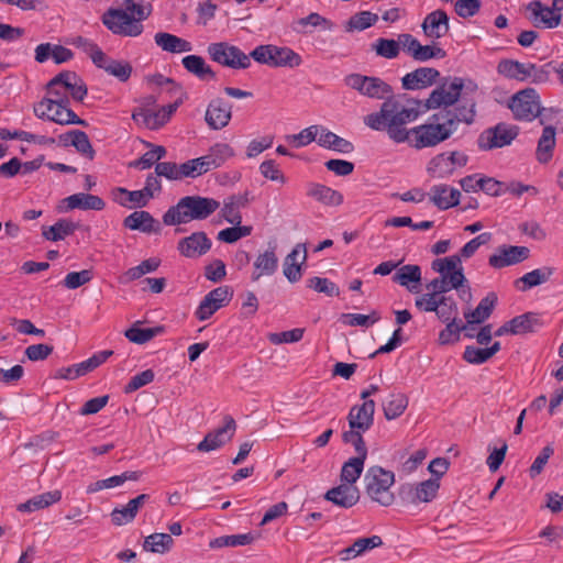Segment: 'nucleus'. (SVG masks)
<instances>
[{
    "label": "nucleus",
    "mask_w": 563,
    "mask_h": 563,
    "mask_svg": "<svg viewBox=\"0 0 563 563\" xmlns=\"http://www.w3.org/2000/svg\"><path fill=\"white\" fill-rule=\"evenodd\" d=\"M346 86L361 95L384 100L379 110L364 117L371 130L385 132L395 143H408L416 150L434 147L457 132L460 124L472 125L474 103H468L444 113H433L426 123L408 129L407 125L420 115L421 102L394 98L393 88L378 77L351 74L344 79Z\"/></svg>",
    "instance_id": "1"
},
{
    "label": "nucleus",
    "mask_w": 563,
    "mask_h": 563,
    "mask_svg": "<svg viewBox=\"0 0 563 563\" xmlns=\"http://www.w3.org/2000/svg\"><path fill=\"white\" fill-rule=\"evenodd\" d=\"M477 84L471 79H464L461 77H444L441 78L439 85L431 91L429 97L422 102L420 107V114L426 110H435L443 108L439 113H444L452 109L474 103V112H476V102L474 100H464L457 103L463 91L474 92L477 90ZM476 113L473 117V123L475 122Z\"/></svg>",
    "instance_id": "2"
},
{
    "label": "nucleus",
    "mask_w": 563,
    "mask_h": 563,
    "mask_svg": "<svg viewBox=\"0 0 563 563\" xmlns=\"http://www.w3.org/2000/svg\"><path fill=\"white\" fill-rule=\"evenodd\" d=\"M220 207V202L213 198L185 196L175 206L168 208L163 216L165 225L185 224L190 221L206 220Z\"/></svg>",
    "instance_id": "3"
},
{
    "label": "nucleus",
    "mask_w": 563,
    "mask_h": 563,
    "mask_svg": "<svg viewBox=\"0 0 563 563\" xmlns=\"http://www.w3.org/2000/svg\"><path fill=\"white\" fill-rule=\"evenodd\" d=\"M394 483V472L385 470L378 465L368 467L364 475L366 495L373 501L384 507H388L395 501V495L391 492Z\"/></svg>",
    "instance_id": "4"
},
{
    "label": "nucleus",
    "mask_w": 563,
    "mask_h": 563,
    "mask_svg": "<svg viewBox=\"0 0 563 563\" xmlns=\"http://www.w3.org/2000/svg\"><path fill=\"white\" fill-rule=\"evenodd\" d=\"M508 107L517 121L531 122L536 118L540 119V124L544 125L547 117L545 109L541 107L540 96L534 88H525L516 92L509 100Z\"/></svg>",
    "instance_id": "5"
},
{
    "label": "nucleus",
    "mask_w": 563,
    "mask_h": 563,
    "mask_svg": "<svg viewBox=\"0 0 563 563\" xmlns=\"http://www.w3.org/2000/svg\"><path fill=\"white\" fill-rule=\"evenodd\" d=\"M250 56L260 64L271 67L295 68L301 65L302 58L294 49L287 46H276L272 44L260 45L255 47Z\"/></svg>",
    "instance_id": "6"
},
{
    "label": "nucleus",
    "mask_w": 563,
    "mask_h": 563,
    "mask_svg": "<svg viewBox=\"0 0 563 563\" xmlns=\"http://www.w3.org/2000/svg\"><path fill=\"white\" fill-rule=\"evenodd\" d=\"M466 283L463 272H452L432 279L426 285L428 292L417 297L415 305H432L435 299L446 297L445 294L452 289H459Z\"/></svg>",
    "instance_id": "7"
},
{
    "label": "nucleus",
    "mask_w": 563,
    "mask_h": 563,
    "mask_svg": "<svg viewBox=\"0 0 563 563\" xmlns=\"http://www.w3.org/2000/svg\"><path fill=\"white\" fill-rule=\"evenodd\" d=\"M518 125L499 122L485 129L477 137V146L482 151H492L508 146L519 135Z\"/></svg>",
    "instance_id": "8"
},
{
    "label": "nucleus",
    "mask_w": 563,
    "mask_h": 563,
    "mask_svg": "<svg viewBox=\"0 0 563 563\" xmlns=\"http://www.w3.org/2000/svg\"><path fill=\"white\" fill-rule=\"evenodd\" d=\"M207 52L213 62L225 67L246 69L251 66V56L227 42L211 43Z\"/></svg>",
    "instance_id": "9"
},
{
    "label": "nucleus",
    "mask_w": 563,
    "mask_h": 563,
    "mask_svg": "<svg viewBox=\"0 0 563 563\" xmlns=\"http://www.w3.org/2000/svg\"><path fill=\"white\" fill-rule=\"evenodd\" d=\"M440 488L438 478H430L418 484L405 483L400 485L398 495L406 505H419L432 501Z\"/></svg>",
    "instance_id": "10"
},
{
    "label": "nucleus",
    "mask_w": 563,
    "mask_h": 563,
    "mask_svg": "<svg viewBox=\"0 0 563 563\" xmlns=\"http://www.w3.org/2000/svg\"><path fill=\"white\" fill-rule=\"evenodd\" d=\"M102 23L113 33L121 36H139L143 32L142 23L131 16L126 10L109 9L102 15Z\"/></svg>",
    "instance_id": "11"
},
{
    "label": "nucleus",
    "mask_w": 563,
    "mask_h": 563,
    "mask_svg": "<svg viewBox=\"0 0 563 563\" xmlns=\"http://www.w3.org/2000/svg\"><path fill=\"white\" fill-rule=\"evenodd\" d=\"M468 156L461 151L443 152L432 157L427 172L433 178H446L451 176L457 167L466 166Z\"/></svg>",
    "instance_id": "12"
},
{
    "label": "nucleus",
    "mask_w": 563,
    "mask_h": 563,
    "mask_svg": "<svg viewBox=\"0 0 563 563\" xmlns=\"http://www.w3.org/2000/svg\"><path fill=\"white\" fill-rule=\"evenodd\" d=\"M399 43H401L404 52L416 62L423 63L433 58L441 59L446 56V52L437 43L422 45L416 37L408 33L399 34Z\"/></svg>",
    "instance_id": "13"
},
{
    "label": "nucleus",
    "mask_w": 563,
    "mask_h": 563,
    "mask_svg": "<svg viewBox=\"0 0 563 563\" xmlns=\"http://www.w3.org/2000/svg\"><path fill=\"white\" fill-rule=\"evenodd\" d=\"M233 291L229 286H220L209 291L200 305L198 306L195 316L198 320H208L220 308L225 307L232 299Z\"/></svg>",
    "instance_id": "14"
},
{
    "label": "nucleus",
    "mask_w": 563,
    "mask_h": 563,
    "mask_svg": "<svg viewBox=\"0 0 563 563\" xmlns=\"http://www.w3.org/2000/svg\"><path fill=\"white\" fill-rule=\"evenodd\" d=\"M530 256V250L527 246L500 245L488 257V264L495 269H501L507 266L519 264Z\"/></svg>",
    "instance_id": "15"
},
{
    "label": "nucleus",
    "mask_w": 563,
    "mask_h": 563,
    "mask_svg": "<svg viewBox=\"0 0 563 563\" xmlns=\"http://www.w3.org/2000/svg\"><path fill=\"white\" fill-rule=\"evenodd\" d=\"M526 10L529 12L528 19L533 26L539 29H554L562 22V14L554 12L548 5H544L540 0L530 1Z\"/></svg>",
    "instance_id": "16"
},
{
    "label": "nucleus",
    "mask_w": 563,
    "mask_h": 563,
    "mask_svg": "<svg viewBox=\"0 0 563 563\" xmlns=\"http://www.w3.org/2000/svg\"><path fill=\"white\" fill-rule=\"evenodd\" d=\"M224 426L217 430L209 432L205 439L197 445L200 452H210L221 448L224 443L230 441L234 435L236 423L230 416L224 418Z\"/></svg>",
    "instance_id": "17"
},
{
    "label": "nucleus",
    "mask_w": 563,
    "mask_h": 563,
    "mask_svg": "<svg viewBox=\"0 0 563 563\" xmlns=\"http://www.w3.org/2000/svg\"><path fill=\"white\" fill-rule=\"evenodd\" d=\"M232 118V104L222 98L212 99L206 110L205 120L212 130L225 128Z\"/></svg>",
    "instance_id": "18"
},
{
    "label": "nucleus",
    "mask_w": 563,
    "mask_h": 563,
    "mask_svg": "<svg viewBox=\"0 0 563 563\" xmlns=\"http://www.w3.org/2000/svg\"><path fill=\"white\" fill-rule=\"evenodd\" d=\"M440 71L433 67H419L401 78L402 88L406 90H421L438 82Z\"/></svg>",
    "instance_id": "19"
},
{
    "label": "nucleus",
    "mask_w": 563,
    "mask_h": 563,
    "mask_svg": "<svg viewBox=\"0 0 563 563\" xmlns=\"http://www.w3.org/2000/svg\"><path fill=\"white\" fill-rule=\"evenodd\" d=\"M112 354L113 351L111 350H104L95 353L92 356L81 363L60 368L58 371V377L64 379H76L103 364Z\"/></svg>",
    "instance_id": "20"
},
{
    "label": "nucleus",
    "mask_w": 563,
    "mask_h": 563,
    "mask_svg": "<svg viewBox=\"0 0 563 563\" xmlns=\"http://www.w3.org/2000/svg\"><path fill=\"white\" fill-rule=\"evenodd\" d=\"M212 242L202 231L194 232L178 242L179 253L188 258H197L209 252Z\"/></svg>",
    "instance_id": "21"
},
{
    "label": "nucleus",
    "mask_w": 563,
    "mask_h": 563,
    "mask_svg": "<svg viewBox=\"0 0 563 563\" xmlns=\"http://www.w3.org/2000/svg\"><path fill=\"white\" fill-rule=\"evenodd\" d=\"M374 400L353 406L347 415L350 430L367 431L374 423Z\"/></svg>",
    "instance_id": "22"
},
{
    "label": "nucleus",
    "mask_w": 563,
    "mask_h": 563,
    "mask_svg": "<svg viewBox=\"0 0 563 563\" xmlns=\"http://www.w3.org/2000/svg\"><path fill=\"white\" fill-rule=\"evenodd\" d=\"M48 97H44L34 104L33 112L38 119L47 115V111H53L55 106L69 104L68 93L57 86H52L51 80L46 84Z\"/></svg>",
    "instance_id": "23"
},
{
    "label": "nucleus",
    "mask_w": 563,
    "mask_h": 563,
    "mask_svg": "<svg viewBox=\"0 0 563 563\" xmlns=\"http://www.w3.org/2000/svg\"><path fill=\"white\" fill-rule=\"evenodd\" d=\"M325 500L342 508H351L360 499V490L355 485L342 483L329 489L324 495Z\"/></svg>",
    "instance_id": "24"
},
{
    "label": "nucleus",
    "mask_w": 563,
    "mask_h": 563,
    "mask_svg": "<svg viewBox=\"0 0 563 563\" xmlns=\"http://www.w3.org/2000/svg\"><path fill=\"white\" fill-rule=\"evenodd\" d=\"M123 225L133 231H141L146 234L159 233L161 223L148 212L144 210L134 211L123 220Z\"/></svg>",
    "instance_id": "25"
},
{
    "label": "nucleus",
    "mask_w": 563,
    "mask_h": 563,
    "mask_svg": "<svg viewBox=\"0 0 563 563\" xmlns=\"http://www.w3.org/2000/svg\"><path fill=\"white\" fill-rule=\"evenodd\" d=\"M421 27L423 33L431 38H440L444 36L449 30V16L444 10L438 9L424 18Z\"/></svg>",
    "instance_id": "26"
},
{
    "label": "nucleus",
    "mask_w": 563,
    "mask_h": 563,
    "mask_svg": "<svg viewBox=\"0 0 563 563\" xmlns=\"http://www.w3.org/2000/svg\"><path fill=\"white\" fill-rule=\"evenodd\" d=\"M420 311L435 312L438 319L446 322L452 319H457L459 307L452 296L441 297L434 300L432 305H415Z\"/></svg>",
    "instance_id": "27"
},
{
    "label": "nucleus",
    "mask_w": 563,
    "mask_h": 563,
    "mask_svg": "<svg viewBox=\"0 0 563 563\" xmlns=\"http://www.w3.org/2000/svg\"><path fill=\"white\" fill-rule=\"evenodd\" d=\"M150 500V495L141 494L131 499L125 506L114 508L111 512L112 522L115 526H123L132 522L137 515L139 509Z\"/></svg>",
    "instance_id": "28"
},
{
    "label": "nucleus",
    "mask_w": 563,
    "mask_h": 563,
    "mask_svg": "<svg viewBox=\"0 0 563 563\" xmlns=\"http://www.w3.org/2000/svg\"><path fill=\"white\" fill-rule=\"evenodd\" d=\"M461 192L448 185H435L431 188L430 199L441 210L455 207L460 202Z\"/></svg>",
    "instance_id": "29"
},
{
    "label": "nucleus",
    "mask_w": 563,
    "mask_h": 563,
    "mask_svg": "<svg viewBox=\"0 0 563 563\" xmlns=\"http://www.w3.org/2000/svg\"><path fill=\"white\" fill-rule=\"evenodd\" d=\"M275 250L276 246H273L256 257L254 262V272L252 274L253 282H257L264 275L271 276L277 271L278 257Z\"/></svg>",
    "instance_id": "30"
},
{
    "label": "nucleus",
    "mask_w": 563,
    "mask_h": 563,
    "mask_svg": "<svg viewBox=\"0 0 563 563\" xmlns=\"http://www.w3.org/2000/svg\"><path fill=\"white\" fill-rule=\"evenodd\" d=\"M529 69H532L531 63H520L514 59H501L497 65V71L499 75L518 81H526L529 79Z\"/></svg>",
    "instance_id": "31"
},
{
    "label": "nucleus",
    "mask_w": 563,
    "mask_h": 563,
    "mask_svg": "<svg viewBox=\"0 0 563 563\" xmlns=\"http://www.w3.org/2000/svg\"><path fill=\"white\" fill-rule=\"evenodd\" d=\"M317 143L324 148L339 152L341 154H350L354 151V144L345 140L335 133L327 130L324 126L321 128V133L317 139Z\"/></svg>",
    "instance_id": "32"
},
{
    "label": "nucleus",
    "mask_w": 563,
    "mask_h": 563,
    "mask_svg": "<svg viewBox=\"0 0 563 563\" xmlns=\"http://www.w3.org/2000/svg\"><path fill=\"white\" fill-rule=\"evenodd\" d=\"M380 545H383V540L379 536L358 538L353 542L352 545L341 550L339 555L341 560L349 561Z\"/></svg>",
    "instance_id": "33"
},
{
    "label": "nucleus",
    "mask_w": 563,
    "mask_h": 563,
    "mask_svg": "<svg viewBox=\"0 0 563 563\" xmlns=\"http://www.w3.org/2000/svg\"><path fill=\"white\" fill-rule=\"evenodd\" d=\"M496 302L497 295L495 292H489L479 301L478 306L474 310L465 311L464 318L466 319L467 325L482 323L488 319Z\"/></svg>",
    "instance_id": "34"
},
{
    "label": "nucleus",
    "mask_w": 563,
    "mask_h": 563,
    "mask_svg": "<svg viewBox=\"0 0 563 563\" xmlns=\"http://www.w3.org/2000/svg\"><path fill=\"white\" fill-rule=\"evenodd\" d=\"M393 280L411 292H418L421 282V269L418 265H404L393 276Z\"/></svg>",
    "instance_id": "35"
},
{
    "label": "nucleus",
    "mask_w": 563,
    "mask_h": 563,
    "mask_svg": "<svg viewBox=\"0 0 563 563\" xmlns=\"http://www.w3.org/2000/svg\"><path fill=\"white\" fill-rule=\"evenodd\" d=\"M554 271L555 269L551 266H543L541 268L533 269L517 279L516 285L521 291H527L532 287L549 282L554 274Z\"/></svg>",
    "instance_id": "36"
},
{
    "label": "nucleus",
    "mask_w": 563,
    "mask_h": 563,
    "mask_svg": "<svg viewBox=\"0 0 563 563\" xmlns=\"http://www.w3.org/2000/svg\"><path fill=\"white\" fill-rule=\"evenodd\" d=\"M307 195L327 206H340L343 202L340 191L317 183L308 186Z\"/></svg>",
    "instance_id": "37"
},
{
    "label": "nucleus",
    "mask_w": 563,
    "mask_h": 563,
    "mask_svg": "<svg viewBox=\"0 0 563 563\" xmlns=\"http://www.w3.org/2000/svg\"><path fill=\"white\" fill-rule=\"evenodd\" d=\"M155 44L168 53H184L192 51L191 43L166 32H158L154 36Z\"/></svg>",
    "instance_id": "38"
},
{
    "label": "nucleus",
    "mask_w": 563,
    "mask_h": 563,
    "mask_svg": "<svg viewBox=\"0 0 563 563\" xmlns=\"http://www.w3.org/2000/svg\"><path fill=\"white\" fill-rule=\"evenodd\" d=\"M68 209H80V210H103L106 202L98 196L90 194H74L65 199Z\"/></svg>",
    "instance_id": "39"
},
{
    "label": "nucleus",
    "mask_w": 563,
    "mask_h": 563,
    "mask_svg": "<svg viewBox=\"0 0 563 563\" xmlns=\"http://www.w3.org/2000/svg\"><path fill=\"white\" fill-rule=\"evenodd\" d=\"M555 128L551 125L544 126L536 151V157L539 163L545 164L552 158L555 146Z\"/></svg>",
    "instance_id": "40"
},
{
    "label": "nucleus",
    "mask_w": 563,
    "mask_h": 563,
    "mask_svg": "<svg viewBox=\"0 0 563 563\" xmlns=\"http://www.w3.org/2000/svg\"><path fill=\"white\" fill-rule=\"evenodd\" d=\"M62 493L59 490L46 492L30 498L25 503L20 504L18 506V510L21 512L36 511L58 503Z\"/></svg>",
    "instance_id": "41"
},
{
    "label": "nucleus",
    "mask_w": 563,
    "mask_h": 563,
    "mask_svg": "<svg viewBox=\"0 0 563 563\" xmlns=\"http://www.w3.org/2000/svg\"><path fill=\"white\" fill-rule=\"evenodd\" d=\"M181 63L187 71L201 80L216 79V73L201 56L188 55L183 58Z\"/></svg>",
    "instance_id": "42"
},
{
    "label": "nucleus",
    "mask_w": 563,
    "mask_h": 563,
    "mask_svg": "<svg viewBox=\"0 0 563 563\" xmlns=\"http://www.w3.org/2000/svg\"><path fill=\"white\" fill-rule=\"evenodd\" d=\"M98 68L103 69L107 74L118 78L120 81L125 82L132 74V66L129 62L113 59L104 54V60L97 65Z\"/></svg>",
    "instance_id": "43"
},
{
    "label": "nucleus",
    "mask_w": 563,
    "mask_h": 563,
    "mask_svg": "<svg viewBox=\"0 0 563 563\" xmlns=\"http://www.w3.org/2000/svg\"><path fill=\"white\" fill-rule=\"evenodd\" d=\"M112 195L113 200L123 207H128V203L131 202L133 207L143 208L150 201L143 189L130 191L123 187H118L113 189Z\"/></svg>",
    "instance_id": "44"
},
{
    "label": "nucleus",
    "mask_w": 563,
    "mask_h": 563,
    "mask_svg": "<svg viewBox=\"0 0 563 563\" xmlns=\"http://www.w3.org/2000/svg\"><path fill=\"white\" fill-rule=\"evenodd\" d=\"M53 110V113H51L52 111H47V115L42 120H48L62 125H87L85 120L80 119L71 109H69V104L55 106Z\"/></svg>",
    "instance_id": "45"
},
{
    "label": "nucleus",
    "mask_w": 563,
    "mask_h": 563,
    "mask_svg": "<svg viewBox=\"0 0 563 563\" xmlns=\"http://www.w3.org/2000/svg\"><path fill=\"white\" fill-rule=\"evenodd\" d=\"M140 323V321H136L131 328H129L124 332L125 338L135 344H145L165 331V328L163 325L143 329L139 327Z\"/></svg>",
    "instance_id": "46"
},
{
    "label": "nucleus",
    "mask_w": 563,
    "mask_h": 563,
    "mask_svg": "<svg viewBox=\"0 0 563 563\" xmlns=\"http://www.w3.org/2000/svg\"><path fill=\"white\" fill-rule=\"evenodd\" d=\"M409 404L408 397L402 393H393L383 402L384 416L387 420L400 417Z\"/></svg>",
    "instance_id": "47"
},
{
    "label": "nucleus",
    "mask_w": 563,
    "mask_h": 563,
    "mask_svg": "<svg viewBox=\"0 0 563 563\" xmlns=\"http://www.w3.org/2000/svg\"><path fill=\"white\" fill-rule=\"evenodd\" d=\"M174 545V540L168 533H152L143 543V549L148 552L164 554Z\"/></svg>",
    "instance_id": "48"
},
{
    "label": "nucleus",
    "mask_w": 563,
    "mask_h": 563,
    "mask_svg": "<svg viewBox=\"0 0 563 563\" xmlns=\"http://www.w3.org/2000/svg\"><path fill=\"white\" fill-rule=\"evenodd\" d=\"M366 460L351 457L341 468L340 481L350 485H355L361 477Z\"/></svg>",
    "instance_id": "49"
},
{
    "label": "nucleus",
    "mask_w": 563,
    "mask_h": 563,
    "mask_svg": "<svg viewBox=\"0 0 563 563\" xmlns=\"http://www.w3.org/2000/svg\"><path fill=\"white\" fill-rule=\"evenodd\" d=\"M78 225L69 220H58L55 224L51 225L47 230L43 231V236L49 241L64 240L66 236L73 234Z\"/></svg>",
    "instance_id": "50"
},
{
    "label": "nucleus",
    "mask_w": 563,
    "mask_h": 563,
    "mask_svg": "<svg viewBox=\"0 0 563 563\" xmlns=\"http://www.w3.org/2000/svg\"><path fill=\"white\" fill-rule=\"evenodd\" d=\"M539 324V320L536 313L527 312L520 316H517L508 321V327L510 329L511 334H523L528 332H532L534 327Z\"/></svg>",
    "instance_id": "51"
},
{
    "label": "nucleus",
    "mask_w": 563,
    "mask_h": 563,
    "mask_svg": "<svg viewBox=\"0 0 563 563\" xmlns=\"http://www.w3.org/2000/svg\"><path fill=\"white\" fill-rule=\"evenodd\" d=\"M257 536L249 532L242 534L221 536L210 542L211 548L241 547L253 543Z\"/></svg>",
    "instance_id": "52"
},
{
    "label": "nucleus",
    "mask_w": 563,
    "mask_h": 563,
    "mask_svg": "<svg viewBox=\"0 0 563 563\" xmlns=\"http://www.w3.org/2000/svg\"><path fill=\"white\" fill-rule=\"evenodd\" d=\"M401 43L399 37L396 40H389L379 37L373 43L372 47L378 56L387 59L396 58L399 55Z\"/></svg>",
    "instance_id": "53"
},
{
    "label": "nucleus",
    "mask_w": 563,
    "mask_h": 563,
    "mask_svg": "<svg viewBox=\"0 0 563 563\" xmlns=\"http://www.w3.org/2000/svg\"><path fill=\"white\" fill-rule=\"evenodd\" d=\"M211 169H214V167L211 165L210 161L208 159L207 155L189 159L184 163L183 172L187 174V178H196Z\"/></svg>",
    "instance_id": "54"
},
{
    "label": "nucleus",
    "mask_w": 563,
    "mask_h": 563,
    "mask_svg": "<svg viewBox=\"0 0 563 563\" xmlns=\"http://www.w3.org/2000/svg\"><path fill=\"white\" fill-rule=\"evenodd\" d=\"M184 163L176 164L172 162H161L155 165V174L169 180H181L187 178V174L183 172Z\"/></svg>",
    "instance_id": "55"
},
{
    "label": "nucleus",
    "mask_w": 563,
    "mask_h": 563,
    "mask_svg": "<svg viewBox=\"0 0 563 563\" xmlns=\"http://www.w3.org/2000/svg\"><path fill=\"white\" fill-rule=\"evenodd\" d=\"M364 432L365 431L347 430L342 433L343 442L353 445L357 453L355 457L362 460H366L367 457V448L363 439Z\"/></svg>",
    "instance_id": "56"
},
{
    "label": "nucleus",
    "mask_w": 563,
    "mask_h": 563,
    "mask_svg": "<svg viewBox=\"0 0 563 563\" xmlns=\"http://www.w3.org/2000/svg\"><path fill=\"white\" fill-rule=\"evenodd\" d=\"M234 155L233 148L227 143L214 144L207 154L214 168L220 167L227 159Z\"/></svg>",
    "instance_id": "57"
},
{
    "label": "nucleus",
    "mask_w": 563,
    "mask_h": 563,
    "mask_svg": "<svg viewBox=\"0 0 563 563\" xmlns=\"http://www.w3.org/2000/svg\"><path fill=\"white\" fill-rule=\"evenodd\" d=\"M307 286L314 291L324 294L329 297L340 295V289L336 284L324 277H312L308 279Z\"/></svg>",
    "instance_id": "58"
},
{
    "label": "nucleus",
    "mask_w": 563,
    "mask_h": 563,
    "mask_svg": "<svg viewBox=\"0 0 563 563\" xmlns=\"http://www.w3.org/2000/svg\"><path fill=\"white\" fill-rule=\"evenodd\" d=\"M74 140H71V145L76 148L78 153L86 156L89 159L95 157V150L89 141V137L86 132L81 130H75Z\"/></svg>",
    "instance_id": "59"
},
{
    "label": "nucleus",
    "mask_w": 563,
    "mask_h": 563,
    "mask_svg": "<svg viewBox=\"0 0 563 563\" xmlns=\"http://www.w3.org/2000/svg\"><path fill=\"white\" fill-rule=\"evenodd\" d=\"M377 14L372 13L369 11H362L351 16V19L349 20V26L351 30L363 31L374 25L377 22Z\"/></svg>",
    "instance_id": "60"
},
{
    "label": "nucleus",
    "mask_w": 563,
    "mask_h": 563,
    "mask_svg": "<svg viewBox=\"0 0 563 563\" xmlns=\"http://www.w3.org/2000/svg\"><path fill=\"white\" fill-rule=\"evenodd\" d=\"M321 125H311L303 129L298 134L289 136V139L295 143L296 147L306 146L311 142L317 141L319 134L321 133Z\"/></svg>",
    "instance_id": "61"
},
{
    "label": "nucleus",
    "mask_w": 563,
    "mask_h": 563,
    "mask_svg": "<svg viewBox=\"0 0 563 563\" xmlns=\"http://www.w3.org/2000/svg\"><path fill=\"white\" fill-rule=\"evenodd\" d=\"M77 46L81 48L92 60V63L97 66L100 62L104 60V53L102 49L92 41L78 37Z\"/></svg>",
    "instance_id": "62"
},
{
    "label": "nucleus",
    "mask_w": 563,
    "mask_h": 563,
    "mask_svg": "<svg viewBox=\"0 0 563 563\" xmlns=\"http://www.w3.org/2000/svg\"><path fill=\"white\" fill-rule=\"evenodd\" d=\"M155 374L152 369H145L133 377L124 386V393L131 394L154 380Z\"/></svg>",
    "instance_id": "63"
},
{
    "label": "nucleus",
    "mask_w": 563,
    "mask_h": 563,
    "mask_svg": "<svg viewBox=\"0 0 563 563\" xmlns=\"http://www.w3.org/2000/svg\"><path fill=\"white\" fill-rule=\"evenodd\" d=\"M92 279V272L84 269L80 272L68 273L64 279V286L68 289H76Z\"/></svg>",
    "instance_id": "64"
}]
</instances>
